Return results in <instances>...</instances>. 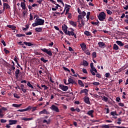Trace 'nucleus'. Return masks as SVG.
<instances>
[{"label":"nucleus","instance_id":"obj_1","mask_svg":"<svg viewBox=\"0 0 128 128\" xmlns=\"http://www.w3.org/2000/svg\"><path fill=\"white\" fill-rule=\"evenodd\" d=\"M40 17L38 16V18L34 20V23L32 24V26L34 28L35 26H44V20L40 18Z\"/></svg>","mask_w":128,"mask_h":128},{"label":"nucleus","instance_id":"obj_2","mask_svg":"<svg viewBox=\"0 0 128 128\" xmlns=\"http://www.w3.org/2000/svg\"><path fill=\"white\" fill-rule=\"evenodd\" d=\"M106 13H104V12H102L99 14L98 18L100 22H104V20H106Z\"/></svg>","mask_w":128,"mask_h":128},{"label":"nucleus","instance_id":"obj_3","mask_svg":"<svg viewBox=\"0 0 128 128\" xmlns=\"http://www.w3.org/2000/svg\"><path fill=\"white\" fill-rule=\"evenodd\" d=\"M40 50H42V52H44L47 54H48V56H52V52L50 50H48V49L44 48H40Z\"/></svg>","mask_w":128,"mask_h":128},{"label":"nucleus","instance_id":"obj_4","mask_svg":"<svg viewBox=\"0 0 128 128\" xmlns=\"http://www.w3.org/2000/svg\"><path fill=\"white\" fill-rule=\"evenodd\" d=\"M50 108L52 110L56 112H60V109H58V107L55 105H52V106L50 107Z\"/></svg>","mask_w":128,"mask_h":128},{"label":"nucleus","instance_id":"obj_5","mask_svg":"<svg viewBox=\"0 0 128 128\" xmlns=\"http://www.w3.org/2000/svg\"><path fill=\"white\" fill-rule=\"evenodd\" d=\"M59 88L62 90H63L64 92H66L68 90V86L62 85V84H59Z\"/></svg>","mask_w":128,"mask_h":128},{"label":"nucleus","instance_id":"obj_6","mask_svg":"<svg viewBox=\"0 0 128 128\" xmlns=\"http://www.w3.org/2000/svg\"><path fill=\"white\" fill-rule=\"evenodd\" d=\"M62 30L64 32V34H67L68 32V26L66 25V24H64L62 26Z\"/></svg>","mask_w":128,"mask_h":128},{"label":"nucleus","instance_id":"obj_7","mask_svg":"<svg viewBox=\"0 0 128 128\" xmlns=\"http://www.w3.org/2000/svg\"><path fill=\"white\" fill-rule=\"evenodd\" d=\"M50 114V112L46 110V109H44L39 112V114Z\"/></svg>","mask_w":128,"mask_h":128},{"label":"nucleus","instance_id":"obj_8","mask_svg":"<svg viewBox=\"0 0 128 128\" xmlns=\"http://www.w3.org/2000/svg\"><path fill=\"white\" fill-rule=\"evenodd\" d=\"M66 34L67 36H74V38H78L76 36V34H74V32L68 31V33Z\"/></svg>","mask_w":128,"mask_h":128},{"label":"nucleus","instance_id":"obj_9","mask_svg":"<svg viewBox=\"0 0 128 128\" xmlns=\"http://www.w3.org/2000/svg\"><path fill=\"white\" fill-rule=\"evenodd\" d=\"M20 74H22V72H20V70L18 69H16L15 72V76L16 78H18Z\"/></svg>","mask_w":128,"mask_h":128},{"label":"nucleus","instance_id":"obj_10","mask_svg":"<svg viewBox=\"0 0 128 128\" xmlns=\"http://www.w3.org/2000/svg\"><path fill=\"white\" fill-rule=\"evenodd\" d=\"M84 102L87 104H90V98L88 96H85L84 98Z\"/></svg>","mask_w":128,"mask_h":128},{"label":"nucleus","instance_id":"obj_11","mask_svg":"<svg viewBox=\"0 0 128 128\" xmlns=\"http://www.w3.org/2000/svg\"><path fill=\"white\" fill-rule=\"evenodd\" d=\"M32 110V106H28L27 108L25 109H22V110H17L18 112H26L28 110Z\"/></svg>","mask_w":128,"mask_h":128},{"label":"nucleus","instance_id":"obj_12","mask_svg":"<svg viewBox=\"0 0 128 128\" xmlns=\"http://www.w3.org/2000/svg\"><path fill=\"white\" fill-rule=\"evenodd\" d=\"M80 46L81 47V48L82 49V50H86V44L84 42H83L80 44Z\"/></svg>","mask_w":128,"mask_h":128},{"label":"nucleus","instance_id":"obj_13","mask_svg":"<svg viewBox=\"0 0 128 128\" xmlns=\"http://www.w3.org/2000/svg\"><path fill=\"white\" fill-rule=\"evenodd\" d=\"M88 89L82 90L80 92V94H82L84 93L85 94L86 96H88Z\"/></svg>","mask_w":128,"mask_h":128},{"label":"nucleus","instance_id":"obj_14","mask_svg":"<svg viewBox=\"0 0 128 128\" xmlns=\"http://www.w3.org/2000/svg\"><path fill=\"white\" fill-rule=\"evenodd\" d=\"M8 122H9V124L12 126V124H16V122H18V120H8Z\"/></svg>","mask_w":128,"mask_h":128},{"label":"nucleus","instance_id":"obj_15","mask_svg":"<svg viewBox=\"0 0 128 128\" xmlns=\"http://www.w3.org/2000/svg\"><path fill=\"white\" fill-rule=\"evenodd\" d=\"M94 110H90L88 112L87 114L91 116V118H94Z\"/></svg>","mask_w":128,"mask_h":128},{"label":"nucleus","instance_id":"obj_16","mask_svg":"<svg viewBox=\"0 0 128 128\" xmlns=\"http://www.w3.org/2000/svg\"><path fill=\"white\" fill-rule=\"evenodd\" d=\"M21 120H24V122H30V120H34V118H22Z\"/></svg>","mask_w":128,"mask_h":128},{"label":"nucleus","instance_id":"obj_17","mask_svg":"<svg viewBox=\"0 0 128 128\" xmlns=\"http://www.w3.org/2000/svg\"><path fill=\"white\" fill-rule=\"evenodd\" d=\"M3 6H4L3 10H4L5 8L6 10H8V8H10V5H8V4L4 2L3 4Z\"/></svg>","mask_w":128,"mask_h":128},{"label":"nucleus","instance_id":"obj_18","mask_svg":"<svg viewBox=\"0 0 128 128\" xmlns=\"http://www.w3.org/2000/svg\"><path fill=\"white\" fill-rule=\"evenodd\" d=\"M98 44L100 48H106V44H104V42H99L98 43Z\"/></svg>","mask_w":128,"mask_h":128},{"label":"nucleus","instance_id":"obj_19","mask_svg":"<svg viewBox=\"0 0 128 128\" xmlns=\"http://www.w3.org/2000/svg\"><path fill=\"white\" fill-rule=\"evenodd\" d=\"M20 6L22 10H26V3L24 2H21Z\"/></svg>","mask_w":128,"mask_h":128},{"label":"nucleus","instance_id":"obj_20","mask_svg":"<svg viewBox=\"0 0 128 128\" xmlns=\"http://www.w3.org/2000/svg\"><path fill=\"white\" fill-rule=\"evenodd\" d=\"M35 31L37 32H42V28H35Z\"/></svg>","mask_w":128,"mask_h":128},{"label":"nucleus","instance_id":"obj_21","mask_svg":"<svg viewBox=\"0 0 128 128\" xmlns=\"http://www.w3.org/2000/svg\"><path fill=\"white\" fill-rule=\"evenodd\" d=\"M116 44H117L118 46H124V44L122 43V41L118 40L116 42Z\"/></svg>","mask_w":128,"mask_h":128},{"label":"nucleus","instance_id":"obj_22","mask_svg":"<svg viewBox=\"0 0 128 128\" xmlns=\"http://www.w3.org/2000/svg\"><path fill=\"white\" fill-rule=\"evenodd\" d=\"M68 84H76V81L72 78H69L68 80Z\"/></svg>","mask_w":128,"mask_h":128},{"label":"nucleus","instance_id":"obj_23","mask_svg":"<svg viewBox=\"0 0 128 128\" xmlns=\"http://www.w3.org/2000/svg\"><path fill=\"white\" fill-rule=\"evenodd\" d=\"M70 24H71V26H74V28L76 26V22L70 20Z\"/></svg>","mask_w":128,"mask_h":128},{"label":"nucleus","instance_id":"obj_24","mask_svg":"<svg viewBox=\"0 0 128 128\" xmlns=\"http://www.w3.org/2000/svg\"><path fill=\"white\" fill-rule=\"evenodd\" d=\"M22 104H12V106L14 108H20L22 106Z\"/></svg>","mask_w":128,"mask_h":128},{"label":"nucleus","instance_id":"obj_25","mask_svg":"<svg viewBox=\"0 0 128 128\" xmlns=\"http://www.w3.org/2000/svg\"><path fill=\"white\" fill-rule=\"evenodd\" d=\"M82 66H88V62L86 60H83Z\"/></svg>","mask_w":128,"mask_h":128},{"label":"nucleus","instance_id":"obj_26","mask_svg":"<svg viewBox=\"0 0 128 128\" xmlns=\"http://www.w3.org/2000/svg\"><path fill=\"white\" fill-rule=\"evenodd\" d=\"M113 50H118V46L116 44H114Z\"/></svg>","mask_w":128,"mask_h":128},{"label":"nucleus","instance_id":"obj_27","mask_svg":"<svg viewBox=\"0 0 128 128\" xmlns=\"http://www.w3.org/2000/svg\"><path fill=\"white\" fill-rule=\"evenodd\" d=\"M78 84L81 86H84V82H82V80H78Z\"/></svg>","mask_w":128,"mask_h":128},{"label":"nucleus","instance_id":"obj_28","mask_svg":"<svg viewBox=\"0 0 128 128\" xmlns=\"http://www.w3.org/2000/svg\"><path fill=\"white\" fill-rule=\"evenodd\" d=\"M40 60H41V62H42L44 64H46V62H48V60L44 59V57H42L40 58Z\"/></svg>","mask_w":128,"mask_h":128},{"label":"nucleus","instance_id":"obj_29","mask_svg":"<svg viewBox=\"0 0 128 128\" xmlns=\"http://www.w3.org/2000/svg\"><path fill=\"white\" fill-rule=\"evenodd\" d=\"M2 112H4V111L2 110V108H0V117L2 118H4V114H2Z\"/></svg>","mask_w":128,"mask_h":128},{"label":"nucleus","instance_id":"obj_30","mask_svg":"<svg viewBox=\"0 0 128 128\" xmlns=\"http://www.w3.org/2000/svg\"><path fill=\"white\" fill-rule=\"evenodd\" d=\"M84 52L86 54H87V56H90V52L88 50H84Z\"/></svg>","mask_w":128,"mask_h":128},{"label":"nucleus","instance_id":"obj_31","mask_svg":"<svg viewBox=\"0 0 128 128\" xmlns=\"http://www.w3.org/2000/svg\"><path fill=\"white\" fill-rule=\"evenodd\" d=\"M27 86H29V88H31L34 89V86H32V85L30 84V82H28Z\"/></svg>","mask_w":128,"mask_h":128},{"label":"nucleus","instance_id":"obj_32","mask_svg":"<svg viewBox=\"0 0 128 128\" xmlns=\"http://www.w3.org/2000/svg\"><path fill=\"white\" fill-rule=\"evenodd\" d=\"M110 114H111V116H118V114H116V112H110Z\"/></svg>","mask_w":128,"mask_h":128},{"label":"nucleus","instance_id":"obj_33","mask_svg":"<svg viewBox=\"0 0 128 128\" xmlns=\"http://www.w3.org/2000/svg\"><path fill=\"white\" fill-rule=\"evenodd\" d=\"M16 36H17V38H22V36H26V34H16Z\"/></svg>","mask_w":128,"mask_h":128},{"label":"nucleus","instance_id":"obj_34","mask_svg":"<svg viewBox=\"0 0 128 128\" xmlns=\"http://www.w3.org/2000/svg\"><path fill=\"white\" fill-rule=\"evenodd\" d=\"M14 98H20V96H18V94H16V93L14 94Z\"/></svg>","mask_w":128,"mask_h":128},{"label":"nucleus","instance_id":"obj_35","mask_svg":"<svg viewBox=\"0 0 128 128\" xmlns=\"http://www.w3.org/2000/svg\"><path fill=\"white\" fill-rule=\"evenodd\" d=\"M26 46H32V44L31 42H24Z\"/></svg>","mask_w":128,"mask_h":128},{"label":"nucleus","instance_id":"obj_36","mask_svg":"<svg viewBox=\"0 0 128 128\" xmlns=\"http://www.w3.org/2000/svg\"><path fill=\"white\" fill-rule=\"evenodd\" d=\"M92 84H93L94 86H100V84L99 82H94L92 83Z\"/></svg>","mask_w":128,"mask_h":128},{"label":"nucleus","instance_id":"obj_37","mask_svg":"<svg viewBox=\"0 0 128 128\" xmlns=\"http://www.w3.org/2000/svg\"><path fill=\"white\" fill-rule=\"evenodd\" d=\"M84 34L87 36H90V32L88 31H85L84 32Z\"/></svg>","mask_w":128,"mask_h":128},{"label":"nucleus","instance_id":"obj_38","mask_svg":"<svg viewBox=\"0 0 128 128\" xmlns=\"http://www.w3.org/2000/svg\"><path fill=\"white\" fill-rule=\"evenodd\" d=\"M62 68H63V70H65L66 72H70V70L69 68H68L65 66H63Z\"/></svg>","mask_w":128,"mask_h":128},{"label":"nucleus","instance_id":"obj_39","mask_svg":"<svg viewBox=\"0 0 128 128\" xmlns=\"http://www.w3.org/2000/svg\"><path fill=\"white\" fill-rule=\"evenodd\" d=\"M106 12L108 14H112V12L110 10H106Z\"/></svg>","mask_w":128,"mask_h":128},{"label":"nucleus","instance_id":"obj_40","mask_svg":"<svg viewBox=\"0 0 128 128\" xmlns=\"http://www.w3.org/2000/svg\"><path fill=\"white\" fill-rule=\"evenodd\" d=\"M108 22H114V18L112 16H110L108 18Z\"/></svg>","mask_w":128,"mask_h":128},{"label":"nucleus","instance_id":"obj_41","mask_svg":"<svg viewBox=\"0 0 128 128\" xmlns=\"http://www.w3.org/2000/svg\"><path fill=\"white\" fill-rule=\"evenodd\" d=\"M72 6L68 4H65V6H64V10H66V8H71Z\"/></svg>","mask_w":128,"mask_h":128},{"label":"nucleus","instance_id":"obj_42","mask_svg":"<svg viewBox=\"0 0 128 128\" xmlns=\"http://www.w3.org/2000/svg\"><path fill=\"white\" fill-rule=\"evenodd\" d=\"M103 100H104V102H108V97H106V96H104Z\"/></svg>","mask_w":128,"mask_h":128},{"label":"nucleus","instance_id":"obj_43","mask_svg":"<svg viewBox=\"0 0 128 128\" xmlns=\"http://www.w3.org/2000/svg\"><path fill=\"white\" fill-rule=\"evenodd\" d=\"M1 42H2V44H3V46H6V42H4V40H1Z\"/></svg>","mask_w":128,"mask_h":128},{"label":"nucleus","instance_id":"obj_44","mask_svg":"<svg viewBox=\"0 0 128 128\" xmlns=\"http://www.w3.org/2000/svg\"><path fill=\"white\" fill-rule=\"evenodd\" d=\"M90 12H87V14H86L87 20H88L90 18Z\"/></svg>","mask_w":128,"mask_h":128},{"label":"nucleus","instance_id":"obj_45","mask_svg":"<svg viewBox=\"0 0 128 128\" xmlns=\"http://www.w3.org/2000/svg\"><path fill=\"white\" fill-rule=\"evenodd\" d=\"M81 14H82V16H83V18L84 16H86V12L84 11L82 12V13H81Z\"/></svg>","mask_w":128,"mask_h":128},{"label":"nucleus","instance_id":"obj_46","mask_svg":"<svg viewBox=\"0 0 128 128\" xmlns=\"http://www.w3.org/2000/svg\"><path fill=\"white\" fill-rule=\"evenodd\" d=\"M92 58H96V52H93L92 54Z\"/></svg>","mask_w":128,"mask_h":128},{"label":"nucleus","instance_id":"obj_47","mask_svg":"<svg viewBox=\"0 0 128 128\" xmlns=\"http://www.w3.org/2000/svg\"><path fill=\"white\" fill-rule=\"evenodd\" d=\"M77 75L78 76V78H80V80H86V77H80V76L78 74H77Z\"/></svg>","mask_w":128,"mask_h":128},{"label":"nucleus","instance_id":"obj_48","mask_svg":"<svg viewBox=\"0 0 128 128\" xmlns=\"http://www.w3.org/2000/svg\"><path fill=\"white\" fill-rule=\"evenodd\" d=\"M68 50L70 52H74V49H72V47H70V46L68 47Z\"/></svg>","mask_w":128,"mask_h":128},{"label":"nucleus","instance_id":"obj_49","mask_svg":"<svg viewBox=\"0 0 128 128\" xmlns=\"http://www.w3.org/2000/svg\"><path fill=\"white\" fill-rule=\"evenodd\" d=\"M6 122H7L6 120H4V119H1L0 120V122L6 123Z\"/></svg>","mask_w":128,"mask_h":128},{"label":"nucleus","instance_id":"obj_50","mask_svg":"<svg viewBox=\"0 0 128 128\" xmlns=\"http://www.w3.org/2000/svg\"><path fill=\"white\" fill-rule=\"evenodd\" d=\"M82 72H84V74H88V71L86 70V69L83 68Z\"/></svg>","mask_w":128,"mask_h":128},{"label":"nucleus","instance_id":"obj_51","mask_svg":"<svg viewBox=\"0 0 128 128\" xmlns=\"http://www.w3.org/2000/svg\"><path fill=\"white\" fill-rule=\"evenodd\" d=\"M82 20V14H80L78 16V20Z\"/></svg>","mask_w":128,"mask_h":128},{"label":"nucleus","instance_id":"obj_52","mask_svg":"<svg viewBox=\"0 0 128 128\" xmlns=\"http://www.w3.org/2000/svg\"><path fill=\"white\" fill-rule=\"evenodd\" d=\"M110 74L108 72H107L105 74L106 78H110Z\"/></svg>","mask_w":128,"mask_h":128},{"label":"nucleus","instance_id":"obj_53","mask_svg":"<svg viewBox=\"0 0 128 128\" xmlns=\"http://www.w3.org/2000/svg\"><path fill=\"white\" fill-rule=\"evenodd\" d=\"M4 52H5V54H8L10 52V50H7L6 48H4Z\"/></svg>","mask_w":128,"mask_h":128},{"label":"nucleus","instance_id":"obj_54","mask_svg":"<svg viewBox=\"0 0 128 128\" xmlns=\"http://www.w3.org/2000/svg\"><path fill=\"white\" fill-rule=\"evenodd\" d=\"M96 78H102L100 74H98V72L96 74Z\"/></svg>","mask_w":128,"mask_h":128},{"label":"nucleus","instance_id":"obj_55","mask_svg":"<svg viewBox=\"0 0 128 128\" xmlns=\"http://www.w3.org/2000/svg\"><path fill=\"white\" fill-rule=\"evenodd\" d=\"M11 28L12 30H16V27L14 25H12Z\"/></svg>","mask_w":128,"mask_h":128},{"label":"nucleus","instance_id":"obj_56","mask_svg":"<svg viewBox=\"0 0 128 128\" xmlns=\"http://www.w3.org/2000/svg\"><path fill=\"white\" fill-rule=\"evenodd\" d=\"M36 108H38V107L36 106L32 107V112H34V110H36Z\"/></svg>","mask_w":128,"mask_h":128},{"label":"nucleus","instance_id":"obj_57","mask_svg":"<svg viewBox=\"0 0 128 128\" xmlns=\"http://www.w3.org/2000/svg\"><path fill=\"white\" fill-rule=\"evenodd\" d=\"M116 102H120V97H117L116 98Z\"/></svg>","mask_w":128,"mask_h":128},{"label":"nucleus","instance_id":"obj_58","mask_svg":"<svg viewBox=\"0 0 128 128\" xmlns=\"http://www.w3.org/2000/svg\"><path fill=\"white\" fill-rule=\"evenodd\" d=\"M1 110H2L4 112H6V110H8V108H4V107H2L1 108Z\"/></svg>","mask_w":128,"mask_h":128},{"label":"nucleus","instance_id":"obj_59","mask_svg":"<svg viewBox=\"0 0 128 128\" xmlns=\"http://www.w3.org/2000/svg\"><path fill=\"white\" fill-rule=\"evenodd\" d=\"M75 110H76L77 112H80V109L78 108H76Z\"/></svg>","mask_w":128,"mask_h":128},{"label":"nucleus","instance_id":"obj_60","mask_svg":"<svg viewBox=\"0 0 128 128\" xmlns=\"http://www.w3.org/2000/svg\"><path fill=\"white\" fill-rule=\"evenodd\" d=\"M118 106H124V104L122 102H120L118 103Z\"/></svg>","mask_w":128,"mask_h":128},{"label":"nucleus","instance_id":"obj_61","mask_svg":"<svg viewBox=\"0 0 128 128\" xmlns=\"http://www.w3.org/2000/svg\"><path fill=\"white\" fill-rule=\"evenodd\" d=\"M10 123L8 124H6V126H5V128H10Z\"/></svg>","mask_w":128,"mask_h":128},{"label":"nucleus","instance_id":"obj_62","mask_svg":"<svg viewBox=\"0 0 128 128\" xmlns=\"http://www.w3.org/2000/svg\"><path fill=\"white\" fill-rule=\"evenodd\" d=\"M7 72L8 74H12V70L9 69Z\"/></svg>","mask_w":128,"mask_h":128},{"label":"nucleus","instance_id":"obj_63","mask_svg":"<svg viewBox=\"0 0 128 128\" xmlns=\"http://www.w3.org/2000/svg\"><path fill=\"white\" fill-rule=\"evenodd\" d=\"M21 90H22V92H24V94H26V89H24V88H21Z\"/></svg>","mask_w":128,"mask_h":128},{"label":"nucleus","instance_id":"obj_64","mask_svg":"<svg viewBox=\"0 0 128 128\" xmlns=\"http://www.w3.org/2000/svg\"><path fill=\"white\" fill-rule=\"evenodd\" d=\"M68 18H72V14L68 13Z\"/></svg>","mask_w":128,"mask_h":128}]
</instances>
